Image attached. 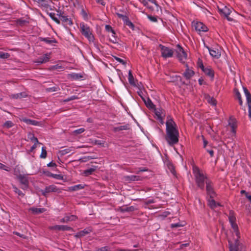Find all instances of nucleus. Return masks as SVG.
Segmentation results:
<instances>
[{
	"mask_svg": "<svg viewBox=\"0 0 251 251\" xmlns=\"http://www.w3.org/2000/svg\"><path fill=\"white\" fill-rule=\"evenodd\" d=\"M228 219L233 230V239L228 240L230 251H246L245 247L240 244L238 240L240 238V233L236 223V217L233 211H229Z\"/></svg>",
	"mask_w": 251,
	"mask_h": 251,
	"instance_id": "obj_1",
	"label": "nucleus"
},
{
	"mask_svg": "<svg viewBox=\"0 0 251 251\" xmlns=\"http://www.w3.org/2000/svg\"><path fill=\"white\" fill-rule=\"evenodd\" d=\"M178 136L176 123L172 119L168 120L166 122V141L170 146H173L178 143Z\"/></svg>",
	"mask_w": 251,
	"mask_h": 251,
	"instance_id": "obj_2",
	"label": "nucleus"
},
{
	"mask_svg": "<svg viewBox=\"0 0 251 251\" xmlns=\"http://www.w3.org/2000/svg\"><path fill=\"white\" fill-rule=\"evenodd\" d=\"M193 173L197 186L200 189L203 190L204 182H205L206 180H208L206 176L196 166L193 167Z\"/></svg>",
	"mask_w": 251,
	"mask_h": 251,
	"instance_id": "obj_3",
	"label": "nucleus"
},
{
	"mask_svg": "<svg viewBox=\"0 0 251 251\" xmlns=\"http://www.w3.org/2000/svg\"><path fill=\"white\" fill-rule=\"evenodd\" d=\"M80 30L82 34L90 42H94V37L92 34V29L84 23L80 24Z\"/></svg>",
	"mask_w": 251,
	"mask_h": 251,
	"instance_id": "obj_4",
	"label": "nucleus"
},
{
	"mask_svg": "<svg viewBox=\"0 0 251 251\" xmlns=\"http://www.w3.org/2000/svg\"><path fill=\"white\" fill-rule=\"evenodd\" d=\"M158 48L160 50L161 56L164 58L172 57L174 54V50L160 44Z\"/></svg>",
	"mask_w": 251,
	"mask_h": 251,
	"instance_id": "obj_5",
	"label": "nucleus"
},
{
	"mask_svg": "<svg viewBox=\"0 0 251 251\" xmlns=\"http://www.w3.org/2000/svg\"><path fill=\"white\" fill-rule=\"evenodd\" d=\"M37 2L39 5L46 11H51L53 10L54 7L52 5L51 0H33Z\"/></svg>",
	"mask_w": 251,
	"mask_h": 251,
	"instance_id": "obj_6",
	"label": "nucleus"
},
{
	"mask_svg": "<svg viewBox=\"0 0 251 251\" xmlns=\"http://www.w3.org/2000/svg\"><path fill=\"white\" fill-rule=\"evenodd\" d=\"M177 49L176 51L177 57L181 62L184 63L187 59V54L180 45H177Z\"/></svg>",
	"mask_w": 251,
	"mask_h": 251,
	"instance_id": "obj_7",
	"label": "nucleus"
},
{
	"mask_svg": "<svg viewBox=\"0 0 251 251\" xmlns=\"http://www.w3.org/2000/svg\"><path fill=\"white\" fill-rule=\"evenodd\" d=\"M192 26L198 32H206L208 30V28L202 23L198 21L192 22Z\"/></svg>",
	"mask_w": 251,
	"mask_h": 251,
	"instance_id": "obj_8",
	"label": "nucleus"
},
{
	"mask_svg": "<svg viewBox=\"0 0 251 251\" xmlns=\"http://www.w3.org/2000/svg\"><path fill=\"white\" fill-rule=\"evenodd\" d=\"M205 183L207 194L210 196L211 198H214L216 194L213 190L211 181L209 180H206L205 181Z\"/></svg>",
	"mask_w": 251,
	"mask_h": 251,
	"instance_id": "obj_9",
	"label": "nucleus"
},
{
	"mask_svg": "<svg viewBox=\"0 0 251 251\" xmlns=\"http://www.w3.org/2000/svg\"><path fill=\"white\" fill-rule=\"evenodd\" d=\"M18 178L21 184L22 185L21 188L23 190H26L28 188L29 185V181L27 177L20 175Z\"/></svg>",
	"mask_w": 251,
	"mask_h": 251,
	"instance_id": "obj_10",
	"label": "nucleus"
},
{
	"mask_svg": "<svg viewBox=\"0 0 251 251\" xmlns=\"http://www.w3.org/2000/svg\"><path fill=\"white\" fill-rule=\"evenodd\" d=\"M186 70L185 72L183 73V76L186 79H190L195 74L194 71L190 69L188 65L186 64H185Z\"/></svg>",
	"mask_w": 251,
	"mask_h": 251,
	"instance_id": "obj_11",
	"label": "nucleus"
},
{
	"mask_svg": "<svg viewBox=\"0 0 251 251\" xmlns=\"http://www.w3.org/2000/svg\"><path fill=\"white\" fill-rule=\"evenodd\" d=\"M50 228V229L58 231H69L72 229V227L66 225H56Z\"/></svg>",
	"mask_w": 251,
	"mask_h": 251,
	"instance_id": "obj_12",
	"label": "nucleus"
},
{
	"mask_svg": "<svg viewBox=\"0 0 251 251\" xmlns=\"http://www.w3.org/2000/svg\"><path fill=\"white\" fill-rule=\"evenodd\" d=\"M218 10L220 13L225 17H227V16H229L231 12V9L226 6H224L222 8L218 7Z\"/></svg>",
	"mask_w": 251,
	"mask_h": 251,
	"instance_id": "obj_13",
	"label": "nucleus"
},
{
	"mask_svg": "<svg viewBox=\"0 0 251 251\" xmlns=\"http://www.w3.org/2000/svg\"><path fill=\"white\" fill-rule=\"evenodd\" d=\"M57 190L58 189L56 186L51 185L46 187L44 190H42V194L45 196L47 193L52 192H56Z\"/></svg>",
	"mask_w": 251,
	"mask_h": 251,
	"instance_id": "obj_14",
	"label": "nucleus"
},
{
	"mask_svg": "<svg viewBox=\"0 0 251 251\" xmlns=\"http://www.w3.org/2000/svg\"><path fill=\"white\" fill-rule=\"evenodd\" d=\"M77 218V217L75 215H66L64 218L60 220V222L63 223H67L69 222L75 221Z\"/></svg>",
	"mask_w": 251,
	"mask_h": 251,
	"instance_id": "obj_15",
	"label": "nucleus"
},
{
	"mask_svg": "<svg viewBox=\"0 0 251 251\" xmlns=\"http://www.w3.org/2000/svg\"><path fill=\"white\" fill-rule=\"evenodd\" d=\"M23 121L25 123H26L27 125H31L33 126H43V123L40 122H38L35 120H32L31 119H28L26 118H24L23 119Z\"/></svg>",
	"mask_w": 251,
	"mask_h": 251,
	"instance_id": "obj_16",
	"label": "nucleus"
},
{
	"mask_svg": "<svg viewBox=\"0 0 251 251\" xmlns=\"http://www.w3.org/2000/svg\"><path fill=\"white\" fill-rule=\"evenodd\" d=\"M125 180L127 182L131 181L141 180V177L139 176L131 175L124 176Z\"/></svg>",
	"mask_w": 251,
	"mask_h": 251,
	"instance_id": "obj_17",
	"label": "nucleus"
},
{
	"mask_svg": "<svg viewBox=\"0 0 251 251\" xmlns=\"http://www.w3.org/2000/svg\"><path fill=\"white\" fill-rule=\"evenodd\" d=\"M208 49L210 54L214 57L218 58L221 56V52L219 50L216 49H211L209 47H207Z\"/></svg>",
	"mask_w": 251,
	"mask_h": 251,
	"instance_id": "obj_18",
	"label": "nucleus"
},
{
	"mask_svg": "<svg viewBox=\"0 0 251 251\" xmlns=\"http://www.w3.org/2000/svg\"><path fill=\"white\" fill-rule=\"evenodd\" d=\"M139 95L141 97L142 99L144 101L146 105L149 108H153L154 107V105L152 102L151 100L149 98H144L139 93Z\"/></svg>",
	"mask_w": 251,
	"mask_h": 251,
	"instance_id": "obj_19",
	"label": "nucleus"
},
{
	"mask_svg": "<svg viewBox=\"0 0 251 251\" xmlns=\"http://www.w3.org/2000/svg\"><path fill=\"white\" fill-rule=\"evenodd\" d=\"M202 71L207 76L210 78H213L214 77V72L210 68H205L203 65H202Z\"/></svg>",
	"mask_w": 251,
	"mask_h": 251,
	"instance_id": "obj_20",
	"label": "nucleus"
},
{
	"mask_svg": "<svg viewBox=\"0 0 251 251\" xmlns=\"http://www.w3.org/2000/svg\"><path fill=\"white\" fill-rule=\"evenodd\" d=\"M91 231H92V230L91 228H85L84 230L77 232L75 235V237H79V238L83 237V236H85V235L90 233Z\"/></svg>",
	"mask_w": 251,
	"mask_h": 251,
	"instance_id": "obj_21",
	"label": "nucleus"
},
{
	"mask_svg": "<svg viewBox=\"0 0 251 251\" xmlns=\"http://www.w3.org/2000/svg\"><path fill=\"white\" fill-rule=\"evenodd\" d=\"M208 203L209 206L212 209H214L216 208L217 206H221V205L219 203L216 202L213 200V198H211L210 197L208 200Z\"/></svg>",
	"mask_w": 251,
	"mask_h": 251,
	"instance_id": "obj_22",
	"label": "nucleus"
},
{
	"mask_svg": "<svg viewBox=\"0 0 251 251\" xmlns=\"http://www.w3.org/2000/svg\"><path fill=\"white\" fill-rule=\"evenodd\" d=\"M60 20H61L66 25H72L73 22L71 19L65 15L60 16Z\"/></svg>",
	"mask_w": 251,
	"mask_h": 251,
	"instance_id": "obj_23",
	"label": "nucleus"
},
{
	"mask_svg": "<svg viewBox=\"0 0 251 251\" xmlns=\"http://www.w3.org/2000/svg\"><path fill=\"white\" fill-rule=\"evenodd\" d=\"M204 98L208 103H209L212 106H216L217 102L216 100L214 98L211 97L208 95H205Z\"/></svg>",
	"mask_w": 251,
	"mask_h": 251,
	"instance_id": "obj_24",
	"label": "nucleus"
},
{
	"mask_svg": "<svg viewBox=\"0 0 251 251\" xmlns=\"http://www.w3.org/2000/svg\"><path fill=\"white\" fill-rule=\"evenodd\" d=\"M27 94L25 92H21L18 94H12L10 95V98L15 99H20L24 98H26Z\"/></svg>",
	"mask_w": 251,
	"mask_h": 251,
	"instance_id": "obj_25",
	"label": "nucleus"
},
{
	"mask_svg": "<svg viewBox=\"0 0 251 251\" xmlns=\"http://www.w3.org/2000/svg\"><path fill=\"white\" fill-rule=\"evenodd\" d=\"M97 168V166H94L92 168L84 171L83 174L85 176H88L92 174L96 170Z\"/></svg>",
	"mask_w": 251,
	"mask_h": 251,
	"instance_id": "obj_26",
	"label": "nucleus"
},
{
	"mask_svg": "<svg viewBox=\"0 0 251 251\" xmlns=\"http://www.w3.org/2000/svg\"><path fill=\"white\" fill-rule=\"evenodd\" d=\"M75 151V147H71L70 148L62 150L60 151V153L61 155H64L67 153H70L71 152L73 151L74 152Z\"/></svg>",
	"mask_w": 251,
	"mask_h": 251,
	"instance_id": "obj_27",
	"label": "nucleus"
},
{
	"mask_svg": "<svg viewBox=\"0 0 251 251\" xmlns=\"http://www.w3.org/2000/svg\"><path fill=\"white\" fill-rule=\"evenodd\" d=\"M30 211L34 214H38L43 213L45 211V209L43 208L32 207L30 209Z\"/></svg>",
	"mask_w": 251,
	"mask_h": 251,
	"instance_id": "obj_28",
	"label": "nucleus"
},
{
	"mask_svg": "<svg viewBox=\"0 0 251 251\" xmlns=\"http://www.w3.org/2000/svg\"><path fill=\"white\" fill-rule=\"evenodd\" d=\"M135 210V208L133 206L129 207H121L119 208V210L122 212H131L134 211Z\"/></svg>",
	"mask_w": 251,
	"mask_h": 251,
	"instance_id": "obj_29",
	"label": "nucleus"
},
{
	"mask_svg": "<svg viewBox=\"0 0 251 251\" xmlns=\"http://www.w3.org/2000/svg\"><path fill=\"white\" fill-rule=\"evenodd\" d=\"M128 80L129 83H130V85H131L132 86H136L135 81L134 77L132 74L131 71H130V70H129L128 71Z\"/></svg>",
	"mask_w": 251,
	"mask_h": 251,
	"instance_id": "obj_30",
	"label": "nucleus"
},
{
	"mask_svg": "<svg viewBox=\"0 0 251 251\" xmlns=\"http://www.w3.org/2000/svg\"><path fill=\"white\" fill-rule=\"evenodd\" d=\"M50 59V55L46 54L44 56L41 57L38 59V63H43L49 61Z\"/></svg>",
	"mask_w": 251,
	"mask_h": 251,
	"instance_id": "obj_31",
	"label": "nucleus"
},
{
	"mask_svg": "<svg viewBox=\"0 0 251 251\" xmlns=\"http://www.w3.org/2000/svg\"><path fill=\"white\" fill-rule=\"evenodd\" d=\"M41 40L44 41L48 44H52L53 43H56V41L55 39H51L50 38H41Z\"/></svg>",
	"mask_w": 251,
	"mask_h": 251,
	"instance_id": "obj_32",
	"label": "nucleus"
},
{
	"mask_svg": "<svg viewBox=\"0 0 251 251\" xmlns=\"http://www.w3.org/2000/svg\"><path fill=\"white\" fill-rule=\"evenodd\" d=\"M50 11L47 12L50 17L57 24H59L60 23V20L55 16V14L54 13L50 12L49 13Z\"/></svg>",
	"mask_w": 251,
	"mask_h": 251,
	"instance_id": "obj_33",
	"label": "nucleus"
},
{
	"mask_svg": "<svg viewBox=\"0 0 251 251\" xmlns=\"http://www.w3.org/2000/svg\"><path fill=\"white\" fill-rule=\"evenodd\" d=\"M116 33L115 31L112 32L111 36L109 37V40L113 43L116 44L118 43V39L115 36Z\"/></svg>",
	"mask_w": 251,
	"mask_h": 251,
	"instance_id": "obj_34",
	"label": "nucleus"
},
{
	"mask_svg": "<svg viewBox=\"0 0 251 251\" xmlns=\"http://www.w3.org/2000/svg\"><path fill=\"white\" fill-rule=\"evenodd\" d=\"M12 188L13 189L14 192L15 193L17 194L19 196L23 197L25 196V194L24 193H23L20 189H19L15 185H13Z\"/></svg>",
	"mask_w": 251,
	"mask_h": 251,
	"instance_id": "obj_35",
	"label": "nucleus"
},
{
	"mask_svg": "<svg viewBox=\"0 0 251 251\" xmlns=\"http://www.w3.org/2000/svg\"><path fill=\"white\" fill-rule=\"evenodd\" d=\"M84 188V186L81 184L75 185L72 186L70 188V189L72 191H77L80 189H82Z\"/></svg>",
	"mask_w": 251,
	"mask_h": 251,
	"instance_id": "obj_36",
	"label": "nucleus"
},
{
	"mask_svg": "<svg viewBox=\"0 0 251 251\" xmlns=\"http://www.w3.org/2000/svg\"><path fill=\"white\" fill-rule=\"evenodd\" d=\"M72 78L74 80H78L82 77V76L79 74L73 73L70 75Z\"/></svg>",
	"mask_w": 251,
	"mask_h": 251,
	"instance_id": "obj_37",
	"label": "nucleus"
},
{
	"mask_svg": "<svg viewBox=\"0 0 251 251\" xmlns=\"http://www.w3.org/2000/svg\"><path fill=\"white\" fill-rule=\"evenodd\" d=\"M127 129H128V126H127V125L121 126H120L118 127H114V131H118L126 130Z\"/></svg>",
	"mask_w": 251,
	"mask_h": 251,
	"instance_id": "obj_38",
	"label": "nucleus"
},
{
	"mask_svg": "<svg viewBox=\"0 0 251 251\" xmlns=\"http://www.w3.org/2000/svg\"><path fill=\"white\" fill-rule=\"evenodd\" d=\"M14 126V124L10 121H6L3 125V126L6 128H9L12 127Z\"/></svg>",
	"mask_w": 251,
	"mask_h": 251,
	"instance_id": "obj_39",
	"label": "nucleus"
},
{
	"mask_svg": "<svg viewBox=\"0 0 251 251\" xmlns=\"http://www.w3.org/2000/svg\"><path fill=\"white\" fill-rule=\"evenodd\" d=\"M28 138L33 142L35 143V144H40L38 142V139L34 137V135L32 134H28Z\"/></svg>",
	"mask_w": 251,
	"mask_h": 251,
	"instance_id": "obj_40",
	"label": "nucleus"
},
{
	"mask_svg": "<svg viewBox=\"0 0 251 251\" xmlns=\"http://www.w3.org/2000/svg\"><path fill=\"white\" fill-rule=\"evenodd\" d=\"M184 222L183 223H177L175 224H171L170 225L171 227L172 228H177L179 227H181L184 226Z\"/></svg>",
	"mask_w": 251,
	"mask_h": 251,
	"instance_id": "obj_41",
	"label": "nucleus"
},
{
	"mask_svg": "<svg viewBox=\"0 0 251 251\" xmlns=\"http://www.w3.org/2000/svg\"><path fill=\"white\" fill-rule=\"evenodd\" d=\"M47 157V151L46 150V148L45 147H43L42 148V152L40 154V157L42 158H45Z\"/></svg>",
	"mask_w": 251,
	"mask_h": 251,
	"instance_id": "obj_42",
	"label": "nucleus"
},
{
	"mask_svg": "<svg viewBox=\"0 0 251 251\" xmlns=\"http://www.w3.org/2000/svg\"><path fill=\"white\" fill-rule=\"evenodd\" d=\"M235 95L239 100L240 105H242L243 104V101L242 100L240 92L238 91H235Z\"/></svg>",
	"mask_w": 251,
	"mask_h": 251,
	"instance_id": "obj_43",
	"label": "nucleus"
},
{
	"mask_svg": "<svg viewBox=\"0 0 251 251\" xmlns=\"http://www.w3.org/2000/svg\"><path fill=\"white\" fill-rule=\"evenodd\" d=\"M9 56L10 55H9V53H7V52L0 51V58H3V59L7 58L9 57Z\"/></svg>",
	"mask_w": 251,
	"mask_h": 251,
	"instance_id": "obj_44",
	"label": "nucleus"
},
{
	"mask_svg": "<svg viewBox=\"0 0 251 251\" xmlns=\"http://www.w3.org/2000/svg\"><path fill=\"white\" fill-rule=\"evenodd\" d=\"M78 99V97L76 96H72L70 97V98H68L63 100L64 102H67L68 101H70L71 100H76Z\"/></svg>",
	"mask_w": 251,
	"mask_h": 251,
	"instance_id": "obj_45",
	"label": "nucleus"
},
{
	"mask_svg": "<svg viewBox=\"0 0 251 251\" xmlns=\"http://www.w3.org/2000/svg\"><path fill=\"white\" fill-rule=\"evenodd\" d=\"M49 176L52 177L53 178H55L58 179H61L63 178V176L60 175L50 174Z\"/></svg>",
	"mask_w": 251,
	"mask_h": 251,
	"instance_id": "obj_46",
	"label": "nucleus"
},
{
	"mask_svg": "<svg viewBox=\"0 0 251 251\" xmlns=\"http://www.w3.org/2000/svg\"><path fill=\"white\" fill-rule=\"evenodd\" d=\"M248 107H251V94L246 96Z\"/></svg>",
	"mask_w": 251,
	"mask_h": 251,
	"instance_id": "obj_47",
	"label": "nucleus"
},
{
	"mask_svg": "<svg viewBox=\"0 0 251 251\" xmlns=\"http://www.w3.org/2000/svg\"><path fill=\"white\" fill-rule=\"evenodd\" d=\"M85 131V129L83 128H80L78 129H76L74 131V133L75 134H79L83 133Z\"/></svg>",
	"mask_w": 251,
	"mask_h": 251,
	"instance_id": "obj_48",
	"label": "nucleus"
},
{
	"mask_svg": "<svg viewBox=\"0 0 251 251\" xmlns=\"http://www.w3.org/2000/svg\"><path fill=\"white\" fill-rule=\"evenodd\" d=\"M142 3L146 6H147L149 8L151 9L152 7L149 6L148 4L150 0H140Z\"/></svg>",
	"mask_w": 251,
	"mask_h": 251,
	"instance_id": "obj_49",
	"label": "nucleus"
},
{
	"mask_svg": "<svg viewBox=\"0 0 251 251\" xmlns=\"http://www.w3.org/2000/svg\"><path fill=\"white\" fill-rule=\"evenodd\" d=\"M97 251H110L109 248L107 246L99 248L97 250Z\"/></svg>",
	"mask_w": 251,
	"mask_h": 251,
	"instance_id": "obj_50",
	"label": "nucleus"
},
{
	"mask_svg": "<svg viewBox=\"0 0 251 251\" xmlns=\"http://www.w3.org/2000/svg\"><path fill=\"white\" fill-rule=\"evenodd\" d=\"M105 29L106 31L108 32H111V33L114 31V30L112 29V27L109 25H105Z\"/></svg>",
	"mask_w": 251,
	"mask_h": 251,
	"instance_id": "obj_51",
	"label": "nucleus"
},
{
	"mask_svg": "<svg viewBox=\"0 0 251 251\" xmlns=\"http://www.w3.org/2000/svg\"><path fill=\"white\" fill-rule=\"evenodd\" d=\"M0 169H3L4 170H5L6 171H9V168L6 166L5 165H3V164L0 163Z\"/></svg>",
	"mask_w": 251,
	"mask_h": 251,
	"instance_id": "obj_52",
	"label": "nucleus"
},
{
	"mask_svg": "<svg viewBox=\"0 0 251 251\" xmlns=\"http://www.w3.org/2000/svg\"><path fill=\"white\" fill-rule=\"evenodd\" d=\"M148 17L151 22H156L157 21L155 17L148 15Z\"/></svg>",
	"mask_w": 251,
	"mask_h": 251,
	"instance_id": "obj_53",
	"label": "nucleus"
},
{
	"mask_svg": "<svg viewBox=\"0 0 251 251\" xmlns=\"http://www.w3.org/2000/svg\"><path fill=\"white\" fill-rule=\"evenodd\" d=\"M115 59L116 60H117L118 62L123 64H126V62L124 61V60L122 59L119 58L118 57H115Z\"/></svg>",
	"mask_w": 251,
	"mask_h": 251,
	"instance_id": "obj_54",
	"label": "nucleus"
},
{
	"mask_svg": "<svg viewBox=\"0 0 251 251\" xmlns=\"http://www.w3.org/2000/svg\"><path fill=\"white\" fill-rule=\"evenodd\" d=\"M57 90V88L56 87H50L47 89V91L48 92H54Z\"/></svg>",
	"mask_w": 251,
	"mask_h": 251,
	"instance_id": "obj_55",
	"label": "nucleus"
},
{
	"mask_svg": "<svg viewBox=\"0 0 251 251\" xmlns=\"http://www.w3.org/2000/svg\"><path fill=\"white\" fill-rule=\"evenodd\" d=\"M47 166L50 167H56V164H55V163L52 161V162H50L49 164H48Z\"/></svg>",
	"mask_w": 251,
	"mask_h": 251,
	"instance_id": "obj_56",
	"label": "nucleus"
},
{
	"mask_svg": "<svg viewBox=\"0 0 251 251\" xmlns=\"http://www.w3.org/2000/svg\"><path fill=\"white\" fill-rule=\"evenodd\" d=\"M126 25H128L129 27L133 28L134 27L133 24L129 21H126Z\"/></svg>",
	"mask_w": 251,
	"mask_h": 251,
	"instance_id": "obj_57",
	"label": "nucleus"
},
{
	"mask_svg": "<svg viewBox=\"0 0 251 251\" xmlns=\"http://www.w3.org/2000/svg\"><path fill=\"white\" fill-rule=\"evenodd\" d=\"M243 90H244L245 96L251 94L249 92V91H248V90L247 89V88L244 87Z\"/></svg>",
	"mask_w": 251,
	"mask_h": 251,
	"instance_id": "obj_58",
	"label": "nucleus"
},
{
	"mask_svg": "<svg viewBox=\"0 0 251 251\" xmlns=\"http://www.w3.org/2000/svg\"><path fill=\"white\" fill-rule=\"evenodd\" d=\"M243 90H244L245 96L251 94L249 92V91H248V90L247 89V88L244 87Z\"/></svg>",
	"mask_w": 251,
	"mask_h": 251,
	"instance_id": "obj_59",
	"label": "nucleus"
},
{
	"mask_svg": "<svg viewBox=\"0 0 251 251\" xmlns=\"http://www.w3.org/2000/svg\"><path fill=\"white\" fill-rule=\"evenodd\" d=\"M149 2L152 4H154L157 7V8H158V7L159 6L155 0H150Z\"/></svg>",
	"mask_w": 251,
	"mask_h": 251,
	"instance_id": "obj_60",
	"label": "nucleus"
},
{
	"mask_svg": "<svg viewBox=\"0 0 251 251\" xmlns=\"http://www.w3.org/2000/svg\"><path fill=\"white\" fill-rule=\"evenodd\" d=\"M26 22L25 21L23 20H19L18 23L20 25H23Z\"/></svg>",
	"mask_w": 251,
	"mask_h": 251,
	"instance_id": "obj_61",
	"label": "nucleus"
},
{
	"mask_svg": "<svg viewBox=\"0 0 251 251\" xmlns=\"http://www.w3.org/2000/svg\"><path fill=\"white\" fill-rule=\"evenodd\" d=\"M82 15H83L84 18H86L87 16V13L85 12V11L82 9L81 11Z\"/></svg>",
	"mask_w": 251,
	"mask_h": 251,
	"instance_id": "obj_62",
	"label": "nucleus"
},
{
	"mask_svg": "<svg viewBox=\"0 0 251 251\" xmlns=\"http://www.w3.org/2000/svg\"><path fill=\"white\" fill-rule=\"evenodd\" d=\"M249 117L251 121V107H249Z\"/></svg>",
	"mask_w": 251,
	"mask_h": 251,
	"instance_id": "obj_63",
	"label": "nucleus"
},
{
	"mask_svg": "<svg viewBox=\"0 0 251 251\" xmlns=\"http://www.w3.org/2000/svg\"><path fill=\"white\" fill-rule=\"evenodd\" d=\"M248 200L250 201V202L251 203V195H250L249 194L247 195V196L246 197Z\"/></svg>",
	"mask_w": 251,
	"mask_h": 251,
	"instance_id": "obj_64",
	"label": "nucleus"
}]
</instances>
